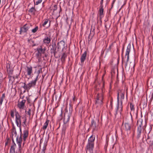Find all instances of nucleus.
Instances as JSON below:
<instances>
[{"label": "nucleus", "mask_w": 153, "mask_h": 153, "mask_svg": "<svg viewBox=\"0 0 153 153\" xmlns=\"http://www.w3.org/2000/svg\"><path fill=\"white\" fill-rule=\"evenodd\" d=\"M16 141L19 146V150L20 151L21 149V144L22 141V137L21 136L19 137V135H17L16 137Z\"/></svg>", "instance_id": "12"}, {"label": "nucleus", "mask_w": 153, "mask_h": 153, "mask_svg": "<svg viewBox=\"0 0 153 153\" xmlns=\"http://www.w3.org/2000/svg\"><path fill=\"white\" fill-rule=\"evenodd\" d=\"M36 50L38 52H39V53H40V56L42 53L44 54V51L42 49V46H40L38 48L36 49Z\"/></svg>", "instance_id": "26"}, {"label": "nucleus", "mask_w": 153, "mask_h": 153, "mask_svg": "<svg viewBox=\"0 0 153 153\" xmlns=\"http://www.w3.org/2000/svg\"><path fill=\"white\" fill-rule=\"evenodd\" d=\"M15 121L17 126L19 128L20 135L19 137H22V140L25 142L29 135L28 128H25L23 130V132L22 131L21 128V118L22 116L19 114V112L15 110Z\"/></svg>", "instance_id": "1"}, {"label": "nucleus", "mask_w": 153, "mask_h": 153, "mask_svg": "<svg viewBox=\"0 0 153 153\" xmlns=\"http://www.w3.org/2000/svg\"><path fill=\"white\" fill-rule=\"evenodd\" d=\"M2 83V80H0V88L1 87V83Z\"/></svg>", "instance_id": "57"}, {"label": "nucleus", "mask_w": 153, "mask_h": 153, "mask_svg": "<svg viewBox=\"0 0 153 153\" xmlns=\"http://www.w3.org/2000/svg\"><path fill=\"white\" fill-rule=\"evenodd\" d=\"M56 43L55 42L52 43L50 49V53L51 54H53L55 57V55L58 51L57 50L56 51Z\"/></svg>", "instance_id": "10"}, {"label": "nucleus", "mask_w": 153, "mask_h": 153, "mask_svg": "<svg viewBox=\"0 0 153 153\" xmlns=\"http://www.w3.org/2000/svg\"><path fill=\"white\" fill-rule=\"evenodd\" d=\"M110 109L112 110L113 109V100L111 99L110 101Z\"/></svg>", "instance_id": "40"}, {"label": "nucleus", "mask_w": 153, "mask_h": 153, "mask_svg": "<svg viewBox=\"0 0 153 153\" xmlns=\"http://www.w3.org/2000/svg\"><path fill=\"white\" fill-rule=\"evenodd\" d=\"M35 6L34 5V7H32L28 10V12L30 13L31 15H33V16L35 15V13L36 11V10L35 8Z\"/></svg>", "instance_id": "22"}, {"label": "nucleus", "mask_w": 153, "mask_h": 153, "mask_svg": "<svg viewBox=\"0 0 153 153\" xmlns=\"http://www.w3.org/2000/svg\"><path fill=\"white\" fill-rule=\"evenodd\" d=\"M119 92L117 93V107L116 108V114H117V112L119 108Z\"/></svg>", "instance_id": "28"}, {"label": "nucleus", "mask_w": 153, "mask_h": 153, "mask_svg": "<svg viewBox=\"0 0 153 153\" xmlns=\"http://www.w3.org/2000/svg\"><path fill=\"white\" fill-rule=\"evenodd\" d=\"M124 45H123V48H122V55L123 56V51H124Z\"/></svg>", "instance_id": "51"}, {"label": "nucleus", "mask_w": 153, "mask_h": 153, "mask_svg": "<svg viewBox=\"0 0 153 153\" xmlns=\"http://www.w3.org/2000/svg\"><path fill=\"white\" fill-rule=\"evenodd\" d=\"M40 55V53H39V52H38L37 53H36V56L38 57L39 56V55Z\"/></svg>", "instance_id": "53"}, {"label": "nucleus", "mask_w": 153, "mask_h": 153, "mask_svg": "<svg viewBox=\"0 0 153 153\" xmlns=\"http://www.w3.org/2000/svg\"><path fill=\"white\" fill-rule=\"evenodd\" d=\"M15 130H16V128H15V127L14 126V124H13V128H12V131H15Z\"/></svg>", "instance_id": "48"}, {"label": "nucleus", "mask_w": 153, "mask_h": 153, "mask_svg": "<svg viewBox=\"0 0 153 153\" xmlns=\"http://www.w3.org/2000/svg\"><path fill=\"white\" fill-rule=\"evenodd\" d=\"M51 38L50 36H49L48 37H45V38L43 39V42L46 44H49L50 43L51 40Z\"/></svg>", "instance_id": "18"}, {"label": "nucleus", "mask_w": 153, "mask_h": 153, "mask_svg": "<svg viewBox=\"0 0 153 153\" xmlns=\"http://www.w3.org/2000/svg\"><path fill=\"white\" fill-rule=\"evenodd\" d=\"M39 27L38 26H36L35 28L32 29V32L33 33H35L38 30Z\"/></svg>", "instance_id": "36"}, {"label": "nucleus", "mask_w": 153, "mask_h": 153, "mask_svg": "<svg viewBox=\"0 0 153 153\" xmlns=\"http://www.w3.org/2000/svg\"><path fill=\"white\" fill-rule=\"evenodd\" d=\"M95 34V32L91 31H90V33L89 35L94 36Z\"/></svg>", "instance_id": "46"}, {"label": "nucleus", "mask_w": 153, "mask_h": 153, "mask_svg": "<svg viewBox=\"0 0 153 153\" xmlns=\"http://www.w3.org/2000/svg\"><path fill=\"white\" fill-rule=\"evenodd\" d=\"M104 9L103 7H100L99 10V14L100 16V19L103 17L104 14Z\"/></svg>", "instance_id": "19"}, {"label": "nucleus", "mask_w": 153, "mask_h": 153, "mask_svg": "<svg viewBox=\"0 0 153 153\" xmlns=\"http://www.w3.org/2000/svg\"><path fill=\"white\" fill-rule=\"evenodd\" d=\"M68 107H66L65 111L64 114V124H66L69 120L70 117L71 115V114L68 113V110H67Z\"/></svg>", "instance_id": "4"}, {"label": "nucleus", "mask_w": 153, "mask_h": 153, "mask_svg": "<svg viewBox=\"0 0 153 153\" xmlns=\"http://www.w3.org/2000/svg\"><path fill=\"white\" fill-rule=\"evenodd\" d=\"M124 125L125 126L124 129L126 131L127 133H130L132 127L131 124L128 123H124Z\"/></svg>", "instance_id": "11"}, {"label": "nucleus", "mask_w": 153, "mask_h": 153, "mask_svg": "<svg viewBox=\"0 0 153 153\" xmlns=\"http://www.w3.org/2000/svg\"><path fill=\"white\" fill-rule=\"evenodd\" d=\"M115 1H116V0H113V1L112 2V5H112L111 7H113V4H114V2H115Z\"/></svg>", "instance_id": "54"}, {"label": "nucleus", "mask_w": 153, "mask_h": 153, "mask_svg": "<svg viewBox=\"0 0 153 153\" xmlns=\"http://www.w3.org/2000/svg\"><path fill=\"white\" fill-rule=\"evenodd\" d=\"M130 109L131 110V111L130 112V114L131 116V120L132 123L133 120L132 116L131 114V113L132 112H133V113L134 112V105L131 103H130Z\"/></svg>", "instance_id": "21"}, {"label": "nucleus", "mask_w": 153, "mask_h": 153, "mask_svg": "<svg viewBox=\"0 0 153 153\" xmlns=\"http://www.w3.org/2000/svg\"><path fill=\"white\" fill-rule=\"evenodd\" d=\"M49 20L48 19H45L44 20V22L43 23L42 25L43 27H45V25L48 22Z\"/></svg>", "instance_id": "35"}, {"label": "nucleus", "mask_w": 153, "mask_h": 153, "mask_svg": "<svg viewBox=\"0 0 153 153\" xmlns=\"http://www.w3.org/2000/svg\"><path fill=\"white\" fill-rule=\"evenodd\" d=\"M8 77L9 79V80H10L11 78H12L11 75H9Z\"/></svg>", "instance_id": "60"}, {"label": "nucleus", "mask_w": 153, "mask_h": 153, "mask_svg": "<svg viewBox=\"0 0 153 153\" xmlns=\"http://www.w3.org/2000/svg\"><path fill=\"white\" fill-rule=\"evenodd\" d=\"M5 94H3L2 95V96L0 97V105H1L2 104L3 100L5 98Z\"/></svg>", "instance_id": "30"}, {"label": "nucleus", "mask_w": 153, "mask_h": 153, "mask_svg": "<svg viewBox=\"0 0 153 153\" xmlns=\"http://www.w3.org/2000/svg\"><path fill=\"white\" fill-rule=\"evenodd\" d=\"M16 146V145L15 143H13L11 146V147L15 148Z\"/></svg>", "instance_id": "50"}, {"label": "nucleus", "mask_w": 153, "mask_h": 153, "mask_svg": "<svg viewBox=\"0 0 153 153\" xmlns=\"http://www.w3.org/2000/svg\"><path fill=\"white\" fill-rule=\"evenodd\" d=\"M46 146L47 145L46 144L44 145L43 149L41 153H45Z\"/></svg>", "instance_id": "38"}, {"label": "nucleus", "mask_w": 153, "mask_h": 153, "mask_svg": "<svg viewBox=\"0 0 153 153\" xmlns=\"http://www.w3.org/2000/svg\"><path fill=\"white\" fill-rule=\"evenodd\" d=\"M26 68V71L27 73V75L30 76L33 72L32 67L31 66H27Z\"/></svg>", "instance_id": "17"}, {"label": "nucleus", "mask_w": 153, "mask_h": 153, "mask_svg": "<svg viewBox=\"0 0 153 153\" xmlns=\"http://www.w3.org/2000/svg\"><path fill=\"white\" fill-rule=\"evenodd\" d=\"M93 36L89 35L88 39V42L89 43V42L91 41Z\"/></svg>", "instance_id": "41"}, {"label": "nucleus", "mask_w": 153, "mask_h": 153, "mask_svg": "<svg viewBox=\"0 0 153 153\" xmlns=\"http://www.w3.org/2000/svg\"><path fill=\"white\" fill-rule=\"evenodd\" d=\"M103 0H101L100 3V7H103Z\"/></svg>", "instance_id": "47"}, {"label": "nucleus", "mask_w": 153, "mask_h": 153, "mask_svg": "<svg viewBox=\"0 0 153 153\" xmlns=\"http://www.w3.org/2000/svg\"><path fill=\"white\" fill-rule=\"evenodd\" d=\"M2 74L0 72V80H2Z\"/></svg>", "instance_id": "49"}, {"label": "nucleus", "mask_w": 153, "mask_h": 153, "mask_svg": "<svg viewBox=\"0 0 153 153\" xmlns=\"http://www.w3.org/2000/svg\"><path fill=\"white\" fill-rule=\"evenodd\" d=\"M113 43H112L111 44V45H110V46H109V48L108 49L111 50V47H112L113 46Z\"/></svg>", "instance_id": "52"}, {"label": "nucleus", "mask_w": 153, "mask_h": 153, "mask_svg": "<svg viewBox=\"0 0 153 153\" xmlns=\"http://www.w3.org/2000/svg\"><path fill=\"white\" fill-rule=\"evenodd\" d=\"M31 110L29 108L28 109V111H27L26 110H25V113L26 114H27L30 117V116L31 115Z\"/></svg>", "instance_id": "39"}, {"label": "nucleus", "mask_w": 153, "mask_h": 153, "mask_svg": "<svg viewBox=\"0 0 153 153\" xmlns=\"http://www.w3.org/2000/svg\"><path fill=\"white\" fill-rule=\"evenodd\" d=\"M94 147V143L88 142L85 149L86 153H87V151H89L90 153H93Z\"/></svg>", "instance_id": "7"}, {"label": "nucleus", "mask_w": 153, "mask_h": 153, "mask_svg": "<svg viewBox=\"0 0 153 153\" xmlns=\"http://www.w3.org/2000/svg\"><path fill=\"white\" fill-rule=\"evenodd\" d=\"M57 9V5L56 4H52L50 7V9L51 10H53V11L56 10Z\"/></svg>", "instance_id": "29"}, {"label": "nucleus", "mask_w": 153, "mask_h": 153, "mask_svg": "<svg viewBox=\"0 0 153 153\" xmlns=\"http://www.w3.org/2000/svg\"><path fill=\"white\" fill-rule=\"evenodd\" d=\"M22 118L24 119L22 126L24 127H25L26 126V122L27 120L26 117L25 116L24 117H22Z\"/></svg>", "instance_id": "33"}, {"label": "nucleus", "mask_w": 153, "mask_h": 153, "mask_svg": "<svg viewBox=\"0 0 153 153\" xmlns=\"http://www.w3.org/2000/svg\"><path fill=\"white\" fill-rule=\"evenodd\" d=\"M30 25L26 24L23 27H20L19 34H22V33H26L27 31L30 29Z\"/></svg>", "instance_id": "6"}, {"label": "nucleus", "mask_w": 153, "mask_h": 153, "mask_svg": "<svg viewBox=\"0 0 153 153\" xmlns=\"http://www.w3.org/2000/svg\"><path fill=\"white\" fill-rule=\"evenodd\" d=\"M125 94V92L124 91L122 92L120 91V100L121 103V105L122 104V101L124 99V95Z\"/></svg>", "instance_id": "27"}, {"label": "nucleus", "mask_w": 153, "mask_h": 153, "mask_svg": "<svg viewBox=\"0 0 153 153\" xmlns=\"http://www.w3.org/2000/svg\"><path fill=\"white\" fill-rule=\"evenodd\" d=\"M119 50L118 48H117V53L119 52Z\"/></svg>", "instance_id": "64"}, {"label": "nucleus", "mask_w": 153, "mask_h": 153, "mask_svg": "<svg viewBox=\"0 0 153 153\" xmlns=\"http://www.w3.org/2000/svg\"><path fill=\"white\" fill-rule=\"evenodd\" d=\"M49 120H48L47 119L46 120V121L44 123V125L43 126L42 128L43 130H45L48 125L49 123Z\"/></svg>", "instance_id": "24"}, {"label": "nucleus", "mask_w": 153, "mask_h": 153, "mask_svg": "<svg viewBox=\"0 0 153 153\" xmlns=\"http://www.w3.org/2000/svg\"><path fill=\"white\" fill-rule=\"evenodd\" d=\"M26 100H22V101L19 102L17 105L18 107L20 109H23L24 108Z\"/></svg>", "instance_id": "13"}, {"label": "nucleus", "mask_w": 153, "mask_h": 153, "mask_svg": "<svg viewBox=\"0 0 153 153\" xmlns=\"http://www.w3.org/2000/svg\"><path fill=\"white\" fill-rule=\"evenodd\" d=\"M147 143L149 144V146H152L153 145V137L152 138V139H150L149 140H148Z\"/></svg>", "instance_id": "32"}, {"label": "nucleus", "mask_w": 153, "mask_h": 153, "mask_svg": "<svg viewBox=\"0 0 153 153\" xmlns=\"http://www.w3.org/2000/svg\"><path fill=\"white\" fill-rule=\"evenodd\" d=\"M127 97H128V92L127 91H126V99H127Z\"/></svg>", "instance_id": "62"}, {"label": "nucleus", "mask_w": 153, "mask_h": 153, "mask_svg": "<svg viewBox=\"0 0 153 153\" xmlns=\"http://www.w3.org/2000/svg\"><path fill=\"white\" fill-rule=\"evenodd\" d=\"M142 129L141 128H137V139H139L140 137Z\"/></svg>", "instance_id": "20"}, {"label": "nucleus", "mask_w": 153, "mask_h": 153, "mask_svg": "<svg viewBox=\"0 0 153 153\" xmlns=\"http://www.w3.org/2000/svg\"><path fill=\"white\" fill-rule=\"evenodd\" d=\"M87 52L85 51L81 55L80 58L81 63L83 65L85 61V60L87 56Z\"/></svg>", "instance_id": "16"}, {"label": "nucleus", "mask_w": 153, "mask_h": 153, "mask_svg": "<svg viewBox=\"0 0 153 153\" xmlns=\"http://www.w3.org/2000/svg\"><path fill=\"white\" fill-rule=\"evenodd\" d=\"M95 135H92L89 138L88 140V143H93L94 144V142L95 140Z\"/></svg>", "instance_id": "23"}, {"label": "nucleus", "mask_w": 153, "mask_h": 153, "mask_svg": "<svg viewBox=\"0 0 153 153\" xmlns=\"http://www.w3.org/2000/svg\"><path fill=\"white\" fill-rule=\"evenodd\" d=\"M40 73V70H39L38 72H37V75L36 76H37L38 77V76H39V73Z\"/></svg>", "instance_id": "58"}, {"label": "nucleus", "mask_w": 153, "mask_h": 153, "mask_svg": "<svg viewBox=\"0 0 153 153\" xmlns=\"http://www.w3.org/2000/svg\"><path fill=\"white\" fill-rule=\"evenodd\" d=\"M38 80V77L36 76L35 79L31 81L30 83L26 85L25 83H24V85L22 87L25 90H29L32 87H35Z\"/></svg>", "instance_id": "2"}, {"label": "nucleus", "mask_w": 153, "mask_h": 153, "mask_svg": "<svg viewBox=\"0 0 153 153\" xmlns=\"http://www.w3.org/2000/svg\"><path fill=\"white\" fill-rule=\"evenodd\" d=\"M14 113L13 111V110H11L10 111V115L11 117H13L14 118Z\"/></svg>", "instance_id": "44"}, {"label": "nucleus", "mask_w": 153, "mask_h": 153, "mask_svg": "<svg viewBox=\"0 0 153 153\" xmlns=\"http://www.w3.org/2000/svg\"><path fill=\"white\" fill-rule=\"evenodd\" d=\"M42 49H43V51H44V52L45 53V51L46 50L45 48H42Z\"/></svg>", "instance_id": "63"}, {"label": "nucleus", "mask_w": 153, "mask_h": 153, "mask_svg": "<svg viewBox=\"0 0 153 153\" xmlns=\"http://www.w3.org/2000/svg\"><path fill=\"white\" fill-rule=\"evenodd\" d=\"M15 153V148L11 147H10V153Z\"/></svg>", "instance_id": "37"}, {"label": "nucleus", "mask_w": 153, "mask_h": 153, "mask_svg": "<svg viewBox=\"0 0 153 153\" xmlns=\"http://www.w3.org/2000/svg\"><path fill=\"white\" fill-rule=\"evenodd\" d=\"M141 117H142V115L141 114ZM137 128H141L143 130L145 129L147 126L146 121L145 120L144 122H143V120L142 118L139 119L137 121Z\"/></svg>", "instance_id": "3"}, {"label": "nucleus", "mask_w": 153, "mask_h": 153, "mask_svg": "<svg viewBox=\"0 0 153 153\" xmlns=\"http://www.w3.org/2000/svg\"><path fill=\"white\" fill-rule=\"evenodd\" d=\"M7 71L8 75H12L13 72V69L10 67V64H7L6 65Z\"/></svg>", "instance_id": "14"}, {"label": "nucleus", "mask_w": 153, "mask_h": 153, "mask_svg": "<svg viewBox=\"0 0 153 153\" xmlns=\"http://www.w3.org/2000/svg\"><path fill=\"white\" fill-rule=\"evenodd\" d=\"M120 108V112L122 111L123 109V106H122V104L121 105V107H119V108Z\"/></svg>", "instance_id": "56"}, {"label": "nucleus", "mask_w": 153, "mask_h": 153, "mask_svg": "<svg viewBox=\"0 0 153 153\" xmlns=\"http://www.w3.org/2000/svg\"><path fill=\"white\" fill-rule=\"evenodd\" d=\"M12 143H15L14 141V139H13V137H12Z\"/></svg>", "instance_id": "61"}, {"label": "nucleus", "mask_w": 153, "mask_h": 153, "mask_svg": "<svg viewBox=\"0 0 153 153\" xmlns=\"http://www.w3.org/2000/svg\"><path fill=\"white\" fill-rule=\"evenodd\" d=\"M95 27L94 26H91V31L95 32Z\"/></svg>", "instance_id": "45"}, {"label": "nucleus", "mask_w": 153, "mask_h": 153, "mask_svg": "<svg viewBox=\"0 0 153 153\" xmlns=\"http://www.w3.org/2000/svg\"><path fill=\"white\" fill-rule=\"evenodd\" d=\"M98 124L96 123L94 120L92 119L91 120V124L90 125V128L92 129V131H94L95 130L97 129L98 126Z\"/></svg>", "instance_id": "9"}, {"label": "nucleus", "mask_w": 153, "mask_h": 153, "mask_svg": "<svg viewBox=\"0 0 153 153\" xmlns=\"http://www.w3.org/2000/svg\"><path fill=\"white\" fill-rule=\"evenodd\" d=\"M131 47V45L130 44H129L127 47V48L126 49V53L125 56V57H126V56H127V61H128L129 59V53H130V49Z\"/></svg>", "instance_id": "15"}, {"label": "nucleus", "mask_w": 153, "mask_h": 153, "mask_svg": "<svg viewBox=\"0 0 153 153\" xmlns=\"http://www.w3.org/2000/svg\"><path fill=\"white\" fill-rule=\"evenodd\" d=\"M66 57V54L65 53H63L62 56L61 58V61L62 63H64L65 62V58Z\"/></svg>", "instance_id": "25"}, {"label": "nucleus", "mask_w": 153, "mask_h": 153, "mask_svg": "<svg viewBox=\"0 0 153 153\" xmlns=\"http://www.w3.org/2000/svg\"><path fill=\"white\" fill-rule=\"evenodd\" d=\"M153 137V135H150L149 134H148L147 135V137L146 139V142H147L148 140H149L150 139H152V138Z\"/></svg>", "instance_id": "34"}, {"label": "nucleus", "mask_w": 153, "mask_h": 153, "mask_svg": "<svg viewBox=\"0 0 153 153\" xmlns=\"http://www.w3.org/2000/svg\"><path fill=\"white\" fill-rule=\"evenodd\" d=\"M67 106L68 107V108H67V109H68V106H67ZM68 107H69V112H68V113H70L71 114V111L72 110V104H71V102H70V103Z\"/></svg>", "instance_id": "31"}, {"label": "nucleus", "mask_w": 153, "mask_h": 153, "mask_svg": "<svg viewBox=\"0 0 153 153\" xmlns=\"http://www.w3.org/2000/svg\"><path fill=\"white\" fill-rule=\"evenodd\" d=\"M57 47L58 51L61 48H62V50H63L64 48L65 49V47H67V45L64 41H61L57 43Z\"/></svg>", "instance_id": "8"}, {"label": "nucleus", "mask_w": 153, "mask_h": 153, "mask_svg": "<svg viewBox=\"0 0 153 153\" xmlns=\"http://www.w3.org/2000/svg\"><path fill=\"white\" fill-rule=\"evenodd\" d=\"M76 100V98L75 96H74V97L73 99V100L74 101Z\"/></svg>", "instance_id": "55"}, {"label": "nucleus", "mask_w": 153, "mask_h": 153, "mask_svg": "<svg viewBox=\"0 0 153 153\" xmlns=\"http://www.w3.org/2000/svg\"><path fill=\"white\" fill-rule=\"evenodd\" d=\"M42 1V0H38L37 1H36L35 3V1H34V5L35 6V5H37L41 3Z\"/></svg>", "instance_id": "42"}, {"label": "nucleus", "mask_w": 153, "mask_h": 153, "mask_svg": "<svg viewBox=\"0 0 153 153\" xmlns=\"http://www.w3.org/2000/svg\"><path fill=\"white\" fill-rule=\"evenodd\" d=\"M12 137H13V135H14V134H13V133H14V134L15 135V137H16V136L17 135V132H16V130L15 131H12Z\"/></svg>", "instance_id": "43"}, {"label": "nucleus", "mask_w": 153, "mask_h": 153, "mask_svg": "<svg viewBox=\"0 0 153 153\" xmlns=\"http://www.w3.org/2000/svg\"><path fill=\"white\" fill-rule=\"evenodd\" d=\"M128 61H127V60H126V63H125V68H126L127 66V63L128 62Z\"/></svg>", "instance_id": "59"}, {"label": "nucleus", "mask_w": 153, "mask_h": 153, "mask_svg": "<svg viewBox=\"0 0 153 153\" xmlns=\"http://www.w3.org/2000/svg\"><path fill=\"white\" fill-rule=\"evenodd\" d=\"M96 99V104H99L100 105H101L103 103V96L102 94L98 93Z\"/></svg>", "instance_id": "5"}]
</instances>
